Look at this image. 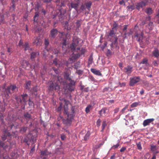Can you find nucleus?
Segmentation results:
<instances>
[{"label":"nucleus","instance_id":"1","mask_svg":"<svg viewBox=\"0 0 159 159\" xmlns=\"http://www.w3.org/2000/svg\"><path fill=\"white\" fill-rule=\"evenodd\" d=\"M58 33L60 34L59 35V37L60 39H63V45L66 46V39L63 38V37L65 36L66 37L68 35V33H65L64 32H58L56 29H53L50 31V33L49 35V38L51 40H54L57 35Z\"/></svg>","mask_w":159,"mask_h":159},{"label":"nucleus","instance_id":"2","mask_svg":"<svg viewBox=\"0 0 159 159\" xmlns=\"http://www.w3.org/2000/svg\"><path fill=\"white\" fill-rule=\"evenodd\" d=\"M18 88L15 85H11L4 91V94L7 99L9 98L12 94L18 91Z\"/></svg>","mask_w":159,"mask_h":159},{"label":"nucleus","instance_id":"3","mask_svg":"<svg viewBox=\"0 0 159 159\" xmlns=\"http://www.w3.org/2000/svg\"><path fill=\"white\" fill-rule=\"evenodd\" d=\"M37 134L36 133H29L26 138L25 139V141L28 145H30V142H31L32 144L34 143L36 141V138L37 137Z\"/></svg>","mask_w":159,"mask_h":159},{"label":"nucleus","instance_id":"4","mask_svg":"<svg viewBox=\"0 0 159 159\" xmlns=\"http://www.w3.org/2000/svg\"><path fill=\"white\" fill-rule=\"evenodd\" d=\"M49 90L51 91L56 90L58 91L60 89V86L58 82H54L50 83L49 85Z\"/></svg>","mask_w":159,"mask_h":159},{"label":"nucleus","instance_id":"5","mask_svg":"<svg viewBox=\"0 0 159 159\" xmlns=\"http://www.w3.org/2000/svg\"><path fill=\"white\" fill-rule=\"evenodd\" d=\"M140 80V77L139 76H134L130 78L129 85L131 87L133 86L135 84L139 82Z\"/></svg>","mask_w":159,"mask_h":159},{"label":"nucleus","instance_id":"6","mask_svg":"<svg viewBox=\"0 0 159 159\" xmlns=\"http://www.w3.org/2000/svg\"><path fill=\"white\" fill-rule=\"evenodd\" d=\"M64 113L67 115L68 118L66 119V121H67L68 124H70L73 119L74 115L73 114H70V113H69L67 108H65Z\"/></svg>","mask_w":159,"mask_h":159},{"label":"nucleus","instance_id":"7","mask_svg":"<svg viewBox=\"0 0 159 159\" xmlns=\"http://www.w3.org/2000/svg\"><path fill=\"white\" fill-rule=\"evenodd\" d=\"M12 137V135L7 130L4 131L3 134L2 135V138L3 140H5L7 139V141L9 140Z\"/></svg>","mask_w":159,"mask_h":159},{"label":"nucleus","instance_id":"8","mask_svg":"<svg viewBox=\"0 0 159 159\" xmlns=\"http://www.w3.org/2000/svg\"><path fill=\"white\" fill-rule=\"evenodd\" d=\"M154 120V119L153 118L145 120L143 122V125L144 127H145L149 125L151 123L153 124V122Z\"/></svg>","mask_w":159,"mask_h":159},{"label":"nucleus","instance_id":"9","mask_svg":"<svg viewBox=\"0 0 159 159\" xmlns=\"http://www.w3.org/2000/svg\"><path fill=\"white\" fill-rule=\"evenodd\" d=\"M21 65L22 67L26 69L30 70L31 67L30 64L28 61L23 60L21 62Z\"/></svg>","mask_w":159,"mask_h":159},{"label":"nucleus","instance_id":"10","mask_svg":"<svg viewBox=\"0 0 159 159\" xmlns=\"http://www.w3.org/2000/svg\"><path fill=\"white\" fill-rule=\"evenodd\" d=\"M147 2L142 1L137 3L136 5V8L137 10H139L141 8L145 7L146 5Z\"/></svg>","mask_w":159,"mask_h":159},{"label":"nucleus","instance_id":"11","mask_svg":"<svg viewBox=\"0 0 159 159\" xmlns=\"http://www.w3.org/2000/svg\"><path fill=\"white\" fill-rule=\"evenodd\" d=\"M70 83L67 85L68 89L70 91H72L75 89V82L73 80L70 81Z\"/></svg>","mask_w":159,"mask_h":159},{"label":"nucleus","instance_id":"12","mask_svg":"<svg viewBox=\"0 0 159 159\" xmlns=\"http://www.w3.org/2000/svg\"><path fill=\"white\" fill-rule=\"evenodd\" d=\"M143 37V34L142 32H141L140 34H139L136 32L134 34V37L136 38V40L139 42L142 41Z\"/></svg>","mask_w":159,"mask_h":159},{"label":"nucleus","instance_id":"13","mask_svg":"<svg viewBox=\"0 0 159 159\" xmlns=\"http://www.w3.org/2000/svg\"><path fill=\"white\" fill-rule=\"evenodd\" d=\"M133 67L128 65L126 67L124 68L123 71L127 74L129 75L132 73L133 71Z\"/></svg>","mask_w":159,"mask_h":159},{"label":"nucleus","instance_id":"14","mask_svg":"<svg viewBox=\"0 0 159 159\" xmlns=\"http://www.w3.org/2000/svg\"><path fill=\"white\" fill-rule=\"evenodd\" d=\"M116 30L111 29L109 32L108 36L109 37L114 38L115 39H116L117 40H118V38L116 35Z\"/></svg>","mask_w":159,"mask_h":159},{"label":"nucleus","instance_id":"15","mask_svg":"<svg viewBox=\"0 0 159 159\" xmlns=\"http://www.w3.org/2000/svg\"><path fill=\"white\" fill-rule=\"evenodd\" d=\"M80 56V53H73L71 55L70 59L73 61H75V60L78 59Z\"/></svg>","mask_w":159,"mask_h":159},{"label":"nucleus","instance_id":"16","mask_svg":"<svg viewBox=\"0 0 159 159\" xmlns=\"http://www.w3.org/2000/svg\"><path fill=\"white\" fill-rule=\"evenodd\" d=\"M39 55V52H33L30 54V58L32 60H34L37 56Z\"/></svg>","mask_w":159,"mask_h":159},{"label":"nucleus","instance_id":"17","mask_svg":"<svg viewBox=\"0 0 159 159\" xmlns=\"http://www.w3.org/2000/svg\"><path fill=\"white\" fill-rule=\"evenodd\" d=\"M152 56L158 58L159 57V50L157 48H155L154 50L152 52Z\"/></svg>","mask_w":159,"mask_h":159},{"label":"nucleus","instance_id":"18","mask_svg":"<svg viewBox=\"0 0 159 159\" xmlns=\"http://www.w3.org/2000/svg\"><path fill=\"white\" fill-rule=\"evenodd\" d=\"M91 71L94 74L98 75L101 76L102 75V74L101 73L100 71L98 70H97L95 69L91 68Z\"/></svg>","mask_w":159,"mask_h":159},{"label":"nucleus","instance_id":"19","mask_svg":"<svg viewBox=\"0 0 159 159\" xmlns=\"http://www.w3.org/2000/svg\"><path fill=\"white\" fill-rule=\"evenodd\" d=\"M64 27L65 29H66L67 31L68 32L67 33H69V31L71 30V27L69 25L68 21H66L65 22Z\"/></svg>","mask_w":159,"mask_h":159},{"label":"nucleus","instance_id":"20","mask_svg":"<svg viewBox=\"0 0 159 159\" xmlns=\"http://www.w3.org/2000/svg\"><path fill=\"white\" fill-rule=\"evenodd\" d=\"M106 110V108H103L99 111L98 113L101 116H103L105 115Z\"/></svg>","mask_w":159,"mask_h":159},{"label":"nucleus","instance_id":"21","mask_svg":"<svg viewBox=\"0 0 159 159\" xmlns=\"http://www.w3.org/2000/svg\"><path fill=\"white\" fill-rule=\"evenodd\" d=\"M89 80L92 81L94 83H98L99 82V81L96 80L94 77L90 75L89 76Z\"/></svg>","mask_w":159,"mask_h":159},{"label":"nucleus","instance_id":"22","mask_svg":"<svg viewBox=\"0 0 159 159\" xmlns=\"http://www.w3.org/2000/svg\"><path fill=\"white\" fill-rule=\"evenodd\" d=\"M117 41L118 40H117L116 39H114V41H111L112 43L110 44V47L111 48V50H112L113 48V45L116 46H117L118 44Z\"/></svg>","mask_w":159,"mask_h":159},{"label":"nucleus","instance_id":"23","mask_svg":"<svg viewBox=\"0 0 159 159\" xmlns=\"http://www.w3.org/2000/svg\"><path fill=\"white\" fill-rule=\"evenodd\" d=\"M39 16V15L38 12H36L35 14V15L34 17V24H37V20L38 19V18Z\"/></svg>","mask_w":159,"mask_h":159},{"label":"nucleus","instance_id":"24","mask_svg":"<svg viewBox=\"0 0 159 159\" xmlns=\"http://www.w3.org/2000/svg\"><path fill=\"white\" fill-rule=\"evenodd\" d=\"M136 7L134 5H129L127 7V10L129 11H132L134 10Z\"/></svg>","mask_w":159,"mask_h":159},{"label":"nucleus","instance_id":"25","mask_svg":"<svg viewBox=\"0 0 159 159\" xmlns=\"http://www.w3.org/2000/svg\"><path fill=\"white\" fill-rule=\"evenodd\" d=\"M24 116L26 120L28 121L31 118V115L27 112L24 113Z\"/></svg>","mask_w":159,"mask_h":159},{"label":"nucleus","instance_id":"26","mask_svg":"<svg viewBox=\"0 0 159 159\" xmlns=\"http://www.w3.org/2000/svg\"><path fill=\"white\" fill-rule=\"evenodd\" d=\"M92 3L91 1L87 2L85 3V5L86 7V8L88 10H89L90 8L92 6Z\"/></svg>","mask_w":159,"mask_h":159},{"label":"nucleus","instance_id":"27","mask_svg":"<svg viewBox=\"0 0 159 159\" xmlns=\"http://www.w3.org/2000/svg\"><path fill=\"white\" fill-rule=\"evenodd\" d=\"M28 96V95L26 93L23 94L21 95L20 96L21 97L22 99L24 102H26V100L27 99Z\"/></svg>","mask_w":159,"mask_h":159},{"label":"nucleus","instance_id":"28","mask_svg":"<svg viewBox=\"0 0 159 159\" xmlns=\"http://www.w3.org/2000/svg\"><path fill=\"white\" fill-rule=\"evenodd\" d=\"M146 27L149 30H152L153 27V22L150 21L148 25L146 26Z\"/></svg>","mask_w":159,"mask_h":159},{"label":"nucleus","instance_id":"29","mask_svg":"<svg viewBox=\"0 0 159 159\" xmlns=\"http://www.w3.org/2000/svg\"><path fill=\"white\" fill-rule=\"evenodd\" d=\"M148 62V59L147 58H143L142 60V61L140 63V64H145L146 65V66H148L149 65Z\"/></svg>","mask_w":159,"mask_h":159},{"label":"nucleus","instance_id":"30","mask_svg":"<svg viewBox=\"0 0 159 159\" xmlns=\"http://www.w3.org/2000/svg\"><path fill=\"white\" fill-rule=\"evenodd\" d=\"M12 148V145L11 144L10 145H6L4 147V149L6 151L9 152L11 151Z\"/></svg>","mask_w":159,"mask_h":159},{"label":"nucleus","instance_id":"31","mask_svg":"<svg viewBox=\"0 0 159 159\" xmlns=\"http://www.w3.org/2000/svg\"><path fill=\"white\" fill-rule=\"evenodd\" d=\"M145 12L148 15H150L152 13V10L151 8H147L145 11Z\"/></svg>","mask_w":159,"mask_h":159},{"label":"nucleus","instance_id":"32","mask_svg":"<svg viewBox=\"0 0 159 159\" xmlns=\"http://www.w3.org/2000/svg\"><path fill=\"white\" fill-rule=\"evenodd\" d=\"M93 62V55L91 54L89 57L88 60V64L90 65H91Z\"/></svg>","mask_w":159,"mask_h":159},{"label":"nucleus","instance_id":"33","mask_svg":"<svg viewBox=\"0 0 159 159\" xmlns=\"http://www.w3.org/2000/svg\"><path fill=\"white\" fill-rule=\"evenodd\" d=\"M78 4L77 3H71V8L75 9L76 11L78 10Z\"/></svg>","mask_w":159,"mask_h":159},{"label":"nucleus","instance_id":"34","mask_svg":"<svg viewBox=\"0 0 159 159\" xmlns=\"http://www.w3.org/2000/svg\"><path fill=\"white\" fill-rule=\"evenodd\" d=\"M31 84V82L30 81H29L26 82V85H25V88L26 89L29 90L30 89V87Z\"/></svg>","mask_w":159,"mask_h":159},{"label":"nucleus","instance_id":"35","mask_svg":"<svg viewBox=\"0 0 159 159\" xmlns=\"http://www.w3.org/2000/svg\"><path fill=\"white\" fill-rule=\"evenodd\" d=\"M64 78L65 79H66L67 80H68L69 81H72V80H71V79L69 77V74L66 73L64 74Z\"/></svg>","mask_w":159,"mask_h":159},{"label":"nucleus","instance_id":"36","mask_svg":"<svg viewBox=\"0 0 159 159\" xmlns=\"http://www.w3.org/2000/svg\"><path fill=\"white\" fill-rule=\"evenodd\" d=\"M49 152H48L47 150L42 151L41 152V156H47Z\"/></svg>","mask_w":159,"mask_h":159},{"label":"nucleus","instance_id":"37","mask_svg":"<svg viewBox=\"0 0 159 159\" xmlns=\"http://www.w3.org/2000/svg\"><path fill=\"white\" fill-rule=\"evenodd\" d=\"M4 16L3 15H0V25L4 23Z\"/></svg>","mask_w":159,"mask_h":159},{"label":"nucleus","instance_id":"38","mask_svg":"<svg viewBox=\"0 0 159 159\" xmlns=\"http://www.w3.org/2000/svg\"><path fill=\"white\" fill-rule=\"evenodd\" d=\"M150 149L152 151L155 152L157 150V148L156 145H152L150 146Z\"/></svg>","mask_w":159,"mask_h":159},{"label":"nucleus","instance_id":"39","mask_svg":"<svg viewBox=\"0 0 159 159\" xmlns=\"http://www.w3.org/2000/svg\"><path fill=\"white\" fill-rule=\"evenodd\" d=\"M87 51L86 49L84 48H82L80 50V51L78 53H80V54L81 55H82L84 54Z\"/></svg>","mask_w":159,"mask_h":159},{"label":"nucleus","instance_id":"40","mask_svg":"<svg viewBox=\"0 0 159 159\" xmlns=\"http://www.w3.org/2000/svg\"><path fill=\"white\" fill-rule=\"evenodd\" d=\"M27 130V127H23L20 128V131L21 133H24L26 132Z\"/></svg>","mask_w":159,"mask_h":159},{"label":"nucleus","instance_id":"41","mask_svg":"<svg viewBox=\"0 0 159 159\" xmlns=\"http://www.w3.org/2000/svg\"><path fill=\"white\" fill-rule=\"evenodd\" d=\"M118 24H117L116 22H114L113 24V27L112 29L117 31V28L118 26Z\"/></svg>","mask_w":159,"mask_h":159},{"label":"nucleus","instance_id":"42","mask_svg":"<svg viewBox=\"0 0 159 159\" xmlns=\"http://www.w3.org/2000/svg\"><path fill=\"white\" fill-rule=\"evenodd\" d=\"M106 125L107 124L106 121H103L102 124V129L101 130V132H103L104 131V129H105Z\"/></svg>","mask_w":159,"mask_h":159},{"label":"nucleus","instance_id":"43","mask_svg":"<svg viewBox=\"0 0 159 159\" xmlns=\"http://www.w3.org/2000/svg\"><path fill=\"white\" fill-rule=\"evenodd\" d=\"M23 47L25 51L29 49V47L28 43L27 42L25 43V44L23 45Z\"/></svg>","mask_w":159,"mask_h":159},{"label":"nucleus","instance_id":"44","mask_svg":"<svg viewBox=\"0 0 159 159\" xmlns=\"http://www.w3.org/2000/svg\"><path fill=\"white\" fill-rule=\"evenodd\" d=\"M15 98L16 100L18 103H22V100L21 99V98L19 96H16Z\"/></svg>","mask_w":159,"mask_h":159},{"label":"nucleus","instance_id":"45","mask_svg":"<svg viewBox=\"0 0 159 159\" xmlns=\"http://www.w3.org/2000/svg\"><path fill=\"white\" fill-rule=\"evenodd\" d=\"M90 134V133L89 132H87L84 137V140L85 141L87 140L88 139Z\"/></svg>","mask_w":159,"mask_h":159},{"label":"nucleus","instance_id":"46","mask_svg":"<svg viewBox=\"0 0 159 159\" xmlns=\"http://www.w3.org/2000/svg\"><path fill=\"white\" fill-rule=\"evenodd\" d=\"M33 43L36 45H39L41 44V42L38 39V38L36 39V41L33 42Z\"/></svg>","mask_w":159,"mask_h":159},{"label":"nucleus","instance_id":"47","mask_svg":"<svg viewBox=\"0 0 159 159\" xmlns=\"http://www.w3.org/2000/svg\"><path fill=\"white\" fill-rule=\"evenodd\" d=\"M92 107V106L90 105H89L85 108V111L86 113H88L90 111V109Z\"/></svg>","mask_w":159,"mask_h":159},{"label":"nucleus","instance_id":"48","mask_svg":"<svg viewBox=\"0 0 159 159\" xmlns=\"http://www.w3.org/2000/svg\"><path fill=\"white\" fill-rule=\"evenodd\" d=\"M81 20H77L76 22V26L78 29L79 28L81 25Z\"/></svg>","mask_w":159,"mask_h":159},{"label":"nucleus","instance_id":"49","mask_svg":"<svg viewBox=\"0 0 159 159\" xmlns=\"http://www.w3.org/2000/svg\"><path fill=\"white\" fill-rule=\"evenodd\" d=\"M76 45L75 43H72L71 45L70 46V48L71 50H75V47Z\"/></svg>","mask_w":159,"mask_h":159},{"label":"nucleus","instance_id":"50","mask_svg":"<svg viewBox=\"0 0 159 159\" xmlns=\"http://www.w3.org/2000/svg\"><path fill=\"white\" fill-rule=\"evenodd\" d=\"M139 105V102H134L132 103L131 105V107L132 108L134 107H136Z\"/></svg>","mask_w":159,"mask_h":159},{"label":"nucleus","instance_id":"51","mask_svg":"<svg viewBox=\"0 0 159 159\" xmlns=\"http://www.w3.org/2000/svg\"><path fill=\"white\" fill-rule=\"evenodd\" d=\"M49 44V42L48 40L47 39H44V44L46 47H47Z\"/></svg>","mask_w":159,"mask_h":159},{"label":"nucleus","instance_id":"52","mask_svg":"<svg viewBox=\"0 0 159 159\" xmlns=\"http://www.w3.org/2000/svg\"><path fill=\"white\" fill-rule=\"evenodd\" d=\"M136 145L137 146V148L139 150H141L142 149L141 143L140 142H139L138 143H137Z\"/></svg>","mask_w":159,"mask_h":159},{"label":"nucleus","instance_id":"53","mask_svg":"<svg viewBox=\"0 0 159 159\" xmlns=\"http://www.w3.org/2000/svg\"><path fill=\"white\" fill-rule=\"evenodd\" d=\"M101 122V120L100 119L98 120L96 122V125L97 127H99L100 126Z\"/></svg>","mask_w":159,"mask_h":159},{"label":"nucleus","instance_id":"54","mask_svg":"<svg viewBox=\"0 0 159 159\" xmlns=\"http://www.w3.org/2000/svg\"><path fill=\"white\" fill-rule=\"evenodd\" d=\"M120 146L119 143H118L114 145L112 147V148L113 149H115L118 148Z\"/></svg>","mask_w":159,"mask_h":159},{"label":"nucleus","instance_id":"55","mask_svg":"<svg viewBox=\"0 0 159 159\" xmlns=\"http://www.w3.org/2000/svg\"><path fill=\"white\" fill-rule=\"evenodd\" d=\"M128 107V105H126L124 107L122 110L120 112L122 114H123L124 113L125 110H126Z\"/></svg>","mask_w":159,"mask_h":159},{"label":"nucleus","instance_id":"56","mask_svg":"<svg viewBox=\"0 0 159 159\" xmlns=\"http://www.w3.org/2000/svg\"><path fill=\"white\" fill-rule=\"evenodd\" d=\"M75 107H72L71 108V113H70V114H73L74 116H75L74 114L75 113Z\"/></svg>","mask_w":159,"mask_h":159},{"label":"nucleus","instance_id":"57","mask_svg":"<svg viewBox=\"0 0 159 159\" xmlns=\"http://www.w3.org/2000/svg\"><path fill=\"white\" fill-rule=\"evenodd\" d=\"M5 108L3 106H0V112H3L5 111Z\"/></svg>","mask_w":159,"mask_h":159},{"label":"nucleus","instance_id":"58","mask_svg":"<svg viewBox=\"0 0 159 159\" xmlns=\"http://www.w3.org/2000/svg\"><path fill=\"white\" fill-rule=\"evenodd\" d=\"M5 143L2 141H0V147L3 148L4 149V147L5 146Z\"/></svg>","mask_w":159,"mask_h":159},{"label":"nucleus","instance_id":"59","mask_svg":"<svg viewBox=\"0 0 159 159\" xmlns=\"http://www.w3.org/2000/svg\"><path fill=\"white\" fill-rule=\"evenodd\" d=\"M112 55V52L110 49H108L107 52V55L111 56Z\"/></svg>","mask_w":159,"mask_h":159},{"label":"nucleus","instance_id":"60","mask_svg":"<svg viewBox=\"0 0 159 159\" xmlns=\"http://www.w3.org/2000/svg\"><path fill=\"white\" fill-rule=\"evenodd\" d=\"M83 71L80 70H77L76 73L79 75H81L83 74Z\"/></svg>","mask_w":159,"mask_h":159},{"label":"nucleus","instance_id":"61","mask_svg":"<svg viewBox=\"0 0 159 159\" xmlns=\"http://www.w3.org/2000/svg\"><path fill=\"white\" fill-rule=\"evenodd\" d=\"M44 3H50L52 0H42Z\"/></svg>","mask_w":159,"mask_h":159},{"label":"nucleus","instance_id":"62","mask_svg":"<svg viewBox=\"0 0 159 159\" xmlns=\"http://www.w3.org/2000/svg\"><path fill=\"white\" fill-rule=\"evenodd\" d=\"M61 138L62 140H64L66 138V136L65 134H62L61 135Z\"/></svg>","mask_w":159,"mask_h":159},{"label":"nucleus","instance_id":"63","mask_svg":"<svg viewBox=\"0 0 159 159\" xmlns=\"http://www.w3.org/2000/svg\"><path fill=\"white\" fill-rule=\"evenodd\" d=\"M152 64L155 66H158V64L156 60H154L153 61Z\"/></svg>","mask_w":159,"mask_h":159},{"label":"nucleus","instance_id":"64","mask_svg":"<svg viewBox=\"0 0 159 159\" xmlns=\"http://www.w3.org/2000/svg\"><path fill=\"white\" fill-rule=\"evenodd\" d=\"M119 3L121 5H123L124 6L125 5V4L124 0H121L120 1Z\"/></svg>","mask_w":159,"mask_h":159}]
</instances>
